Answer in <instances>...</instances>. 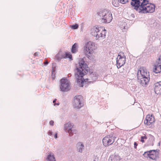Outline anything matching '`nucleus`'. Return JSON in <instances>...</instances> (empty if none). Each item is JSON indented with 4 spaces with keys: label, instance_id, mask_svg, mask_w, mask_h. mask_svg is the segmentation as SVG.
Listing matches in <instances>:
<instances>
[{
    "label": "nucleus",
    "instance_id": "nucleus-3",
    "mask_svg": "<svg viewBox=\"0 0 161 161\" xmlns=\"http://www.w3.org/2000/svg\"><path fill=\"white\" fill-rule=\"evenodd\" d=\"M95 43L89 41L86 43L84 47V53L90 59H93L95 57L94 50L95 49Z\"/></svg>",
    "mask_w": 161,
    "mask_h": 161
},
{
    "label": "nucleus",
    "instance_id": "nucleus-1",
    "mask_svg": "<svg viewBox=\"0 0 161 161\" xmlns=\"http://www.w3.org/2000/svg\"><path fill=\"white\" fill-rule=\"evenodd\" d=\"M79 66L77 68V71L75 76L77 83L80 82L81 84H83L85 81L83 77L87 74L89 70V68L83 59H80L79 62Z\"/></svg>",
    "mask_w": 161,
    "mask_h": 161
},
{
    "label": "nucleus",
    "instance_id": "nucleus-6",
    "mask_svg": "<svg viewBox=\"0 0 161 161\" xmlns=\"http://www.w3.org/2000/svg\"><path fill=\"white\" fill-rule=\"evenodd\" d=\"M99 15L102 18L101 21L103 23H109L113 19L112 14L110 12L104 10L100 11Z\"/></svg>",
    "mask_w": 161,
    "mask_h": 161
},
{
    "label": "nucleus",
    "instance_id": "nucleus-26",
    "mask_svg": "<svg viewBox=\"0 0 161 161\" xmlns=\"http://www.w3.org/2000/svg\"><path fill=\"white\" fill-rule=\"evenodd\" d=\"M156 63L161 65V55L159 56V58L157 62Z\"/></svg>",
    "mask_w": 161,
    "mask_h": 161
},
{
    "label": "nucleus",
    "instance_id": "nucleus-32",
    "mask_svg": "<svg viewBox=\"0 0 161 161\" xmlns=\"http://www.w3.org/2000/svg\"><path fill=\"white\" fill-rule=\"evenodd\" d=\"M38 54H39V53L38 52H36L35 53H34V56L35 57L37 56H38Z\"/></svg>",
    "mask_w": 161,
    "mask_h": 161
},
{
    "label": "nucleus",
    "instance_id": "nucleus-25",
    "mask_svg": "<svg viewBox=\"0 0 161 161\" xmlns=\"http://www.w3.org/2000/svg\"><path fill=\"white\" fill-rule=\"evenodd\" d=\"M71 27L73 29H76L78 28V25L77 24H75V25H72Z\"/></svg>",
    "mask_w": 161,
    "mask_h": 161
},
{
    "label": "nucleus",
    "instance_id": "nucleus-28",
    "mask_svg": "<svg viewBox=\"0 0 161 161\" xmlns=\"http://www.w3.org/2000/svg\"><path fill=\"white\" fill-rule=\"evenodd\" d=\"M111 161H115V160L116 159V157L115 156H112L110 157Z\"/></svg>",
    "mask_w": 161,
    "mask_h": 161
},
{
    "label": "nucleus",
    "instance_id": "nucleus-20",
    "mask_svg": "<svg viewBox=\"0 0 161 161\" xmlns=\"http://www.w3.org/2000/svg\"><path fill=\"white\" fill-rule=\"evenodd\" d=\"M155 140V138L154 136L152 135H149V141L150 142V145L153 146L154 145V142Z\"/></svg>",
    "mask_w": 161,
    "mask_h": 161
},
{
    "label": "nucleus",
    "instance_id": "nucleus-24",
    "mask_svg": "<svg viewBox=\"0 0 161 161\" xmlns=\"http://www.w3.org/2000/svg\"><path fill=\"white\" fill-rule=\"evenodd\" d=\"M147 139V137L146 136H142L141 137L140 141L142 143H144L145 142L144 140H146Z\"/></svg>",
    "mask_w": 161,
    "mask_h": 161
},
{
    "label": "nucleus",
    "instance_id": "nucleus-15",
    "mask_svg": "<svg viewBox=\"0 0 161 161\" xmlns=\"http://www.w3.org/2000/svg\"><path fill=\"white\" fill-rule=\"evenodd\" d=\"M72 127L73 126L70 123H68L65 125V129L66 130L68 131L70 136L72 135V130H71Z\"/></svg>",
    "mask_w": 161,
    "mask_h": 161
},
{
    "label": "nucleus",
    "instance_id": "nucleus-4",
    "mask_svg": "<svg viewBox=\"0 0 161 161\" xmlns=\"http://www.w3.org/2000/svg\"><path fill=\"white\" fill-rule=\"evenodd\" d=\"M106 31L103 27H95L92 30L91 34L95 36L97 39H103L105 37Z\"/></svg>",
    "mask_w": 161,
    "mask_h": 161
},
{
    "label": "nucleus",
    "instance_id": "nucleus-5",
    "mask_svg": "<svg viewBox=\"0 0 161 161\" xmlns=\"http://www.w3.org/2000/svg\"><path fill=\"white\" fill-rule=\"evenodd\" d=\"M147 1L146 0H132L131 5L134 7V9L139 12L142 13Z\"/></svg>",
    "mask_w": 161,
    "mask_h": 161
},
{
    "label": "nucleus",
    "instance_id": "nucleus-19",
    "mask_svg": "<svg viewBox=\"0 0 161 161\" xmlns=\"http://www.w3.org/2000/svg\"><path fill=\"white\" fill-rule=\"evenodd\" d=\"M64 58H69L70 60H72V55L70 52L68 51L64 52Z\"/></svg>",
    "mask_w": 161,
    "mask_h": 161
},
{
    "label": "nucleus",
    "instance_id": "nucleus-14",
    "mask_svg": "<svg viewBox=\"0 0 161 161\" xmlns=\"http://www.w3.org/2000/svg\"><path fill=\"white\" fill-rule=\"evenodd\" d=\"M154 90L155 92L157 94H161V81L155 83Z\"/></svg>",
    "mask_w": 161,
    "mask_h": 161
},
{
    "label": "nucleus",
    "instance_id": "nucleus-35",
    "mask_svg": "<svg viewBox=\"0 0 161 161\" xmlns=\"http://www.w3.org/2000/svg\"><path fill=\"white\" fill-rule=\"evenodd\" d=\"M54 137L55 138H57V133H56Z\"/></svg>",
    "mask_w": 161,
    "mask_h": 161
},
{
    "label": "nucleus",
    "instance_id": "nucleus-12",
    "mask_svg": "<svg viewBox=\"0 0 161 161\" xmlns=\"http://www.w3.org/2000/svg\"><path fill=\"white\" fill-rule=\"evenodd\" d=\"M155 6L154 5L148 3L147 1L144 8H142V13H152L155 11Z\"/></svg>",
    "mask_w": 161,
    "mask_h": 161
},
{
    "label": "nucleus",
    "instance_id": "nucleus-27",
    "mask_svg": "<svg viewBox=\"0 0 161 161\" xmlns=\"http://www.w3.org/2000/svg\"><path fill=\"white\" fill-rule=\"evenodd\" d=\"M54 70L53 69L52 70V79L53 80L54 79Z\"/></svg>",
    "mask_w": 161,
    "mask_h": 161
},
{
    "label": "nucleus",
    "instance_id": "nucleus-30",
    "mask_svg": "<svg viewBox=\"0 0 161 161\" xmlns=\"http://www.w3.org/2000/svg\"><path fill=\"white\" fill-rule=\"evenodd\" d=\"M50 125H53L54 124V121L53 120H51L49 122Z\"/></svg>",
    "mask_w": 161,
    "mask_h": 161
},
{
    "label": "nucleus",
    "instance_id": "nucleus-7",
    "mask_svg": "<svg viewBox=\"0 0 161 161\" xmlns=\"http://www.w3.org/2000/svg\"><path fill=\"white\" fill-rule=\"evenodd\" d=\"M61 85L60 87V91L62 92H67L70 89L69 81L66 78H63L60 80Z\"/></svg>",
    "mask_w": 161,
    "mask_h": 161
},
{
    "label": "nucleus",
    "instance_id": "nucleus-2",
    "mask_svg": "<svg viewBox=\"0 0 161 161\" xmlns=\"http://www.w3.org/2000/svg\"><path fill=\"white\" fill-rule=\"evenodd\" d=\"M147 69L144 67H141L138 69L137 73L138 81L143 86L148 83L149 80Z\"/></svg>",
    "mask_w": 161,
    "mask_h": 161
},
{
    "label": "nucleus",
    "instance_id": "nucleus-31",
    "mask_svg": "<svg viewBox=\"0 0 161 161\" xmlns=\"http://www.w3.org/2000/svg\"><path fill=\"white\" fill-rule=\"evenodd\" d=\"M138 145L137 143L136 142H135L134 143V147L135 148H136V147Z\"/></svg>",
    "mask_w": 161,
    "mask_h": 161
},
{
    "label": "nucleus",
    "instance_id": "nucleus-23",
    "mask_svg": "<svg viewBox=\"0 0 161 161\" xmlns=\"http://www.w3.org/2000/svg\"><path fill=\"white\" fill-rule=\"evenodd\" d=\"M77 145L78 147H80L79 148V152H81L82 151V148L84 147L83 144L81 142H79L78 143Z\"/></svg>",
    "mask_w": 161,
    "mask_h": 161
},
{
    "label": "nucleus",
    "instance_id": "nucleus-36",
    "mask_svg": "<svg viewBox=\"0 0 161 161\" xmlns=\"http://www.w3.org/2000/svg\"><path fill=\"white\" fill-rule=\"evenodd\" d=\"M82 87H83V85H82V86H81Z\"/></svg>",
    "mask_w": 161,
    "mask_h": 161
},
{
    "label": "nucleus",
    "instance_id": "nucleus-29",
    "mask_svg": "<svg viewBox=\"0 0 161 161\" xmlns=\"http://www.w3.org/2000/svg\"><path fill=\"white\" fill-rule=\"evenodd\" d=\"M56 100H57L56 99H55L53 101V103H54V105H59L58 103H56Z\"/></svg>",
    "mask_w": 161,
    "mask_h": 161
},
{
    "label": "nucleus",
    "instance_id": "nucleus-34",
    "mask_svg": "<svg viewBox=\"0 0 161 161\" xmlns=\"http://www.w3.org/2000/svg\"><path fill=\"white\" fill-rule=\"evenodd\" d=\"M48 62L47 60H46V61L44 63V64H48Z\"/></svg>",
    "mask_w": 161,
    "mask_h": 161
},
{
    "label": "nucleus",
    "instance_id": "nucleus-21",
    "mask_svg": "<svg viewBox=\"0 0 161 161\" xmlns=\"http://www.w3.org/2000/svg\"><path fill=\"white\" fill-rule=\"evenodd\" d=\"M47 158L48 161H55L53 155L51 154L48 156Z\"/></svg>",
    "mask_w": 161,
    "mask_h": 161
},
{
    "label": "nucleus",
    "instance_id": "nucleus-13",
    "mask_svg": "<svg viewBox=\"0 0 161 161\" xmlns=\"http://www.w3.org/2000/svg\"><path fill=\"white\" fill-rule=\"evenodd\" d=\"M155 121L154 117L153 114H147L144 120V123L147 125H149Z\"/></svg>",
    "mask_w": 161,
    "mask_h": 161
},
{
    "label": "nucleus",
    "instance_id": "nucleus-8",
    "mask_svg": "<svg viewBox=\"0 0 161 161\" xmlns=\"http://www.w3.org/2000/svg\"><path fill=\"white\" fill-rule=\"evenodd\" d=\"M143 156L147 158H149L153 160H156L158 158V153L155 150L145 152Z\"/></svg>",
    "mask_w": 161,
    "mask_h": 161
},
{
    "label": "nucleus",
    "instance_id": "nucleus-33",
    "mask_svg": "<svg viewBox=\"0 0 161 161\" xmlns=\"http://www.w3.org/2000/svg\"><path fill=\"white\" fill-rule=\"evenodd\" d=\"M52 131L49 130L48 132V135H49L51 136L52 135Z\"/></svg>",
    "mask_w": 161,
    "mask_h": 161
},
{
    "label": "nucleus",
    "instance_id": "nucleus-17",
    "mask_svg": "<svg viewBox=\"0 0 161 161\" xmlns=\"http://www.w3.org/2000/svg\"><path fill=\"white\" fill-rule=\"evenodd\" d=\"M153 71L156 73H158L161 71V65L156 63V65L154 66Z\"/></svg>",
    "mask_w": 161,
    "mask_h": 161
},
{
    "label": "nucleus",
    "instance_id": "nucleus-9",
    "mask_svg": "<svg viewBox=\"0 0 161 161\" xmlns=\"http://www.w3.org/2000/svg\"><path fill=\"white\" fill-rule=\"evenodd\" d=\"M116 137L110 135H108L103 139V145L105 147L108 146L114 143Z\"/></svg>",
    "mask_w": 161,
    "mask_h": 161
},
{
    "label": "nucleus",
    "instance_id": "nucleus-10",
    "mask_svg": "<svg viewBox=\"0 0 161 161\" xmlns=\"http://www.w3.org/2000/svg\"><path fill=\"white\" fill-rule=\"evenodd\" d=\"M125 63V57L124 53H119L117 60V67L119 68L123 65Z\"/></svg>",
    "mask_w": 161,
    "mask_h": 161
},
{
    "label": "nucleus",
    "instance_id": "nucleus-11",
    "mask_svg": "<svg viewBox=\"0 0 161 161\" xmlns=\"http://www.w3.org/2000/svg\"><path fill=\"white\" fill-rule=\"evenodd\" d=\"M83 98L82 96L79 95L75 96L74 99L73 106L74 108H80L83 106Z\"/></svg>",
    "mask_w": 161,
    "mask_h": 161
},
{
    "label": "nucleus",
    "instance_id": "nucleus-18",
    "mask_svg": "<svg viewBox=\"0 0 161 161\" xmlns=\"http://www.w3.org/2000/svg\"><path fill=\"white\" fill-rule=\"evenodd\" d=\"M78 43H75L72 46L71 49V52L72 53H75L78 50Z\"/></svg>",
    "mask_w": 161,
    "mask_h": 161
},
{
    "label": "nucleus",
    "instance_id": "nucleus-22",
    "mask_svg": "<svg viewBox=\"0 0 161 161\" xmlns=\"http://www.w3.org/2000/svg\"><path fill=\"white\" fill-rule=\"evenodd\" d=\"M112 3L113 5L115 7H118L119 6V3L118 0H113Z\"/></svg>",
    "mask_w": 161,
    "mask_h": 161
},
{
    "label": "nucleus",
    "instance_id": "nucleus-16",
    "mask_svg": "<svg viewBox=\"0 0 161 161\" xmlns=\"http://www.w3.org/2000/svg\"><path fill=\"white\" fill-rule=\"evenodd\" d=\"M64 52H60L56 55L55 58L58 60H60L64 58Z\"/></svg>",
    "mask_w": 161,
    "mask_h": 161
}]
</instances>
